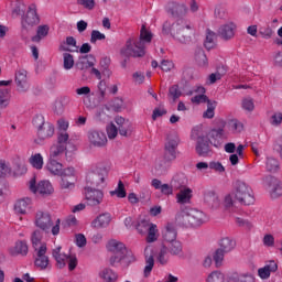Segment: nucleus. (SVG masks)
<instances>
[{"instance_id": "60", "label": "nucleus", "mask_w": 282, "mask_h": 282, "mask_svg": "<svg viewBox=\"0 0 282 282\" xmlns=\"http://www.w3.org/2000/svg\"><path fill=\"white\" fill-rule=\"evenodd\" d=\"M77 6L84 8V10H94L96 8V0H77Z\"/></svg>"}, {"instance_id": "61", "label": "nucleus", "mask_w": 282, "mask_h": 282, "mask_svg": "<svg viewBox=\"0 0 282 282\" xmlns=\"http://www.w3.org/2000/svg\"><path fill=\"white\" fill-rule=\"evenodd\" d=\"M224 254H226L225 251H223V249H217L214 253V261L216 264V268H219V265H221V263L224 262Z\"/></svg>"}, {"instance_id": "3", "label": "nucleus", "mask_w": 282, "mask_h": 282, "mask_svg": "<svg viewBox=\"0 0 282 282\" xmlns=\"http://www.w3.org/2000/svg\"><path fill=\"white\" fill-rule=\"evenodd\" d=\"M108 252H112V257L110 258L111 265H118L123 259H127L129 263H133L135 261V256L131 251H127V247L121 241L112 239L107 243Z\"/></svg>"}, {"instance_id": "40", "label": "nucleus", "mask_w": 282, "mask_h": 282, "mask_svg": "<svg viewBox=\"0 0 282 282\" xmlns=\"http://www.w3.org/2000/svg\"><path fill=\"white\" fill-rule=\"evenodd\" d=\"M94 65H96V57H94V55L82 57L77 63L78 69H89V67H94Z\"/></svg>"}, {"instance_id": "17", "label": "nucleus", "mask_w": 282, "mask_h": 282, "mask_svg": "<svg viewBox=\"0 0 282 282\" xmlns=\"http://www.w3.org/2000/svg\"><path fill=\"white\" fill-rule=\"evenodd\" d=\"M88 141L91 147L102 149V147H107V134L101 130H90L88 132Z\"/></svg>"}, {"instance_id": "26", "label": "nucleus", "mask_w": 282, "mask_h": 282, "mask_svg": "<svg viewBox=\"0 0 282 282\" xmlns=\"http://www.w3.org/2000/svg\"><path fill=\"white\" fill-rule=\"evenodd\" d=\"M235 30H237V24L234 22H227L219 26L218 36L224 41H230V39L235 37Z\"/></svg>"}, {"instance_id": "64", "label": "nucleus", "mask_w": 282, "mask_h": 282, "mask_svg": "<svg viewBox=\"0 0 282 282\" xmlns=\"http://www.w3.org/2000/svg\"><path fill=\"white\" fill-rule=\"evenodd\" d=\"M281 122H282V112H274V113L271 116L270 123H271L273 127H279V124H281Z\"/></svg>"}, {"instance_id": "6", "label": "nucleus", "mask_w": 282, "mask_h": 282, "mask_svg": "<svg viewBox=\"0 0 282 282\" xmlns=\"http://www.w3.org/2000/svg\"><path fill=\"white\" fill-rule=\"evenodd\" d=\"M192 140L196 142V153L199 158H210L213 149H210V140L198 128H194L191 134Z\"/></svg>"}, {"instance_id": "37", "label": "nucleus", "mask_w": 282, "mask_h": 282, "mask_svg": "<svg viewBox=\"0 0 282 282\" xmlns=\"http://www.w3.org/2000/svg\"><path fill=\"white\" fill-rule=\"evenodd\" d=\"M195 61L198 67H203L204 69L208 68V57L204 52V48H197L195 51Z\"/></svg>"}, {"instance_id": "5", "label": "nucleus", "mask_w": 282, "mask_h": 282, "mask_svg": "<svg viewBox=\"0 0 282 282\" xmlns=\"http://www.w3.org/2000/svg\"><path fill=\"white\" fill-rule=\"evenodd\" d=\"M35 226L44 232H52L56 236L61 232V218H57L54 226L52 223V216L47 212L39 210L35 214Z\"/></svg>"}, {"instance_id": "13", "label": "nucleus", "mask_w": 282, "mask_h": 282, "mask_svg": "<svg viewBox=\"0 0 282 282\" xmlns=\"http://www.w3.org/2000/svg\"><path fill=\"white\" fill-rule=\"evenodd\" d=\"M84 193L87 204L93 207L100 206V204H102V199H105V193L100 189L85 187Z\"/></svg>"}, {"instance_id": "19", "label": "nucleus", "mask_w": 282, "mask_h": 282, "mask_svg": "<svg viewBox=\"0 0 282 282\" xmlns=\"http://www.w3.org/2000/svg\"><path fill=\"white\" fill-rule=\"evenodd\" d=\"M15 84L20 94H25L30 89V82L28 80V70L20 68L15 72Z\"/></svg>"}, {"instance_id": "41", "label": "nucleus", "mask_w": 282, "mask_h": 282, "mask_svg": "<svg viewBox=\"0 0 282 282\" xmlns=\"http://www.w3.org/2000/svg\"><path fill=\"white\" fill-rule=\"evenodd\" d=\"M147 238L145 241L148 243H155L158 239L160 238V230L158 229V225L153 224L150 226L149 230L147 231Z\"/></svg>"}, {"instance_id": "23", "label": "nucleus", "mask_w": 282, "mask_h": 282, "mask_svg": "<svg viewBox=\"0 0 282 282\" xmlns=\"http://www.w3.org/2000/svg\"><path fill=\"white\" fill-rule=\"evenodd\" d=\"M189 217L192 228H197L199 226H203V224H206V221H208V216L206 215V213L192 207H189Z\"/></svg>"}, {"instance_id": "47", "label": "nucleus", "mask_w": 282, "mask_h": 282, "mask_svg": "<svg viewBox=\"0 0 282 282\" xmlns=\"http://www.w3.org/2000/svg\"><path fill=\"white\" fill-rule=\"evenodd\" d=\"M156 260L161 265H166L169 263V248L163 246L156 256Z\"/></svg>"}, {"instance_id": "15", "label": "nucleus", "mask_w": 282, "mask_h": 282, "mask_svg": "<svg viewBox=\"0 0 282 282\" xmlns=\"http://www.w3.org/2000/svg\"><path fill=\"white\" fill-rule=\"evenodd\" d=\"M180 144V138L175 135L167 137L165 142V160L173 162L177 158V147Z\"/></svg>"}, {"instance_id": "48", "label": "nucleus", "mask_w": 282, "mask_h": 282, "mask_svg": "<svg viewBox=\"0 0 282 282\" xmlns=\"http://www.w3.org/2000/svg\"><path fill=\"white\" fill-rule=\"evenodd\" d=\"M215 109H217V101H207V109L203 113V118H207L208 120L215 118Z\"/></svg>"}, {"instance_id": "4", "label": "nucleus", "mask_w": 282, "mask_h": 282, "mask_svg": "<svg viewBox=\"0 0 282 282\" xmlns=\"http://www.w3.org/2000/svg\"><path fill=\"white\" fill-rule=\"evenodd\" d=\"M234 198L235 202L242 206H252L254 204V192L252 187L243 181H237L234 185Z\"/></svg>"}, {"instance_id": "33", "label": "nucleus", "mask_w": 282, "mask_h": 282, "mask_svg": "<svg viewBox=\"0 0 282 282\" xmlns=\"http://www.w3.org/2000/svg\"><path fill=\"white\" fill-rule=\"evenodd\" d=\"M50 35L48 24H40L36 28L35 35L31 37L33 43H41L44 39H47Z\"/></svg>"}, {"instance_id": "21", "label": "nucleus", "mask_w": 282, "mask_h": 282, "mask_svg": "<svg viewBox=\"0 0 282 282\" xmlns=\"http://www.w3.org/2000/svg\"><path fill=\"white\" fill-rule=\"evenodd\" d=\"M166 10L172 17H185V14H188V7L184 2L170 1L166 4Z\"/></svg>"}, {"instance_id": "10", "label": "nucleus", "mask_w": 282, "mask_h": 282, "mask_svg": "<svg viewBox=\"0 0 282 282\" xmlns=\"http://www.w3.org/2000/svg\"><path fill=\"white\" fill-rule=\"evenodd\" d=\"M69 140V133L67 132H58L57 134V143L53 144L50 149V158L51 160H61L65 152L67 151V142Z\"/></svg>"}, {"instance_id": "35", "label": "nucleus", "mask_w": 282, "mask_h": 282, "mask_svg": "<svg viewBox=\"0 0 282 282\" xmlns=\"http://www.w3.org/2000/svg\"><path fill=\"white\" fill-rule=\"evenodd\" d=\"M171 166V163L169 160H156L154 167L152 169V173L154 175H166L169 169Z\"/></svg>"}, {"instance_id": "12", "label": "nucleus", "mask_w": 282, "mask_h": 282, "mask_svg": "<svg viewBox=\"0 0 282 282\" xmlns=\"http://www.w3.org/2000/svg\"><path fill=\"white\" fill-rule=\"evenodd\" d=\"M61 177V188L72 189L76 186V182L78 181V174L76 173V169L74 166H68L66 169H62V173L58 175Z\"/></svg>"}, {"instance_id": "45", "label": "nucleus", "mask_w": 282, "mask_h": 282, "mask_svg": "<svg viewBox=\"0 0 282 282\" xmlns=\"http://www.w3.org/2000/svg\"><path fill=\"white\" fill-rule=\"evenodd\" d=\"M109 65H111V58L109 57H104L99 62L101 74L106 76V78H110L112 74L111 68H109Z\"/></svg>"}, {"instance_id": "32", "label": "nucleus", "mask_w": 282, "mask_h": 282, "mask_svg": "<svg viewBox=\"0 0 282 282\" xmlns=\"http://www.w3.org/2000/svg\"><path fill=\"white\" fill-rule=\"evenodd\" d=\"M163 239L167 243H172L173 241H177V230L175 229V225L172 223H167L164 229L162 230Z\"/></svg>"}, {"instance_id": "57", "label": "nucleus", "mask_w": 282, "mask_h": 282, "mask_svg": "<svg viewBox=\"0 0 282 282\" xmlns=\"http://www.w3.org/2000/svg\"><path fill=\"white\" fill-rule=\"evenodd\" d=\"M209 169L210 171H215V173H226V167L219 161L209 162Z\"/></svg>"}, {"instance_id": "24", "label": "nucleus", "mask_w": 282, "mask_h": 282, "mask_svg": "<svg viewBox=\"0 0 282 282\" xmlns=\"http://www.w3.org/2000/svg\"><path fill=\"white\" fill-rule=\"evenodd\" d=\"M144 257H145V267L143 270V276L149 278L151 276V272H153V268L155 265V259L153 258V247L147 246L144 249Z\"/></svg>"}, {"instance_id": "1", "label": "nucleus", "mask_w": 282, "mask_h": 282, "mask_svg": "<svg viewBox=\"0 0 282 282\" xmlns=\"http://www.w3.org/2000/svg\"><path fill=\"white\" fill-rule=\"evenodd\" d=\"M153 34L147 30V26L141 28L140 39L130 37L127 40L124 46L120 50V55L126 58H142L147 54V45L151 43Z\"/></svg>"}, {"instance_id": "20", "label": "nucleus", "mask_w": 282, "mask_h": 282, "mask_svg": "<svg viewBox=\"0 0 282 282\" xmlns=\"http://www.w3.org/2000/svg\"><path fill=\"white\" fill-rule=\"evenodd\" d=\"M36 258H35V268H39L40 270H46L47 265H50V258L46 254L47 252V246L41 245L39 247V250H35Z\"/></svg>"}, {"instance_id": "50", "label": "nucleus", "mask_w": 282, "mask_h": 282, "mask_svg": "<svg viewBox=\"0 0 282 282\" xmlns=\"http://www.w3.org/2000/svg\"><path fill=\"white\" fill-rule=\"evenodd\" d=\"M241 108L243 111L252 113V111H254V100L250 97H245L241 101Z\"/></svg>"}, {"instance_id": "54", "label": "nucleus", "mask_w": 282, "mask_h": 282, "mask_svg": "<svg viewBox=\"0 0 282 282\" xmlns=\"http://www.w3.org/2000/svg\"><path fill=\"white\" fill-rule=\"evenodd\" d=\"M229 129H231L234 133H241V131H243V122L237 119H231L229 121Z\"/></svg>"}, {"instance_id": "43", "label": "nucleus", "mask_w": 282, "mask_h": 282, "mask_svg": "<svg viewBox=\"0 0 282 282\" xmlns=\"http://www.w3.org/2000/svg\"><path fill=\"white\" fill-rule=\"evenodd\" d=\"M110 196L118 197V199H124V197H127V188L122 181H119L117 187L113 191H110Z\"/></svg>"}, {"instance_id": "27", "label": "nucleus", "mask_w": 282, "mask_h": 282, "mask_svg": "<svg viewBox=\"0 0 282 282\" xmlns=\"http://www.w3.org/2000/svg\"><path fill=\"white\" fill-rule=\"evenodd\" d=\"M279 270V264L274 260H271L264 264V267L258 269V276L265 281L270 279V275Z\"/></svg>"}, {"instance_id": "58", "label": "nucleus", "mask_w": 282, "mask_h": 282, "mask_svg": "<svg viewBox=\"0 0 282 282\" xmlns=\"http://www.w3.org/2000/svg\"><path fill=\"white\" fill-rule=\"evenodd\" d=\"M105 39H107V35L98 30H93L90 33V43H98V41H105Z\"/></svg>"}, {"instance_id": "59", "label": "nucleus", "mask_w": 282, "mask_h": 282, "mask_svg": "<svg viewBox=\"0 0 282 282\" xmlns=\"http://www.w3.org/2000/svg\"><path fill=\"white\" fill-rule=\"evenodd\" d=\"M169 96L170 98H172V100H177L178 98H181L182 96V90L180 89L178 85H173L172 87H170L169 89Z\"/></svg>"}, {"instance_id": "39", "label": "nucleus", "mask_w": 282, "mask_h": 282, "mask_svg": "<svg viewBox=\"0 0 282 282\" xmlns=\"http://www.w3.org/2000/svg\"><path fill=\"white\" fill-rule=\"evenodd\" d=\"M219 246H220V250L228 253L235 250L237 242H235V240L230 237H224L223 239H220Z\"/></svg>"}, {"instance_id": "30", "label": "nucleus", "mask_w": 282, "mask_h": 282, "mask_svg": "<svg viewBox=\"0 0 282 282\" xmlns=\"http://www.w3.org/2000/svg\"><path fill=\"white\" fill-rule=\"evenodd\" d=\"M14 210L18 215H28L32 210V198L24 197L18 199L14 204Z\"/></svg>"}, {"instance_id": "29", "label": "nucleus", "mask_w": 282, "mask_h": 282, "mask_svg": "<svg viewBox=\"0 0 282 282\" xmlns=\"http://www.w3.org/2000/svg\"><path fill=\"white\" fill-rule=\"evenodd\" d=\"M264 184L270 188L271 197H281L282 186L279 184V181L274 176H267Z\"/></svg>"}, {"instance_id": "28", "label": "nucleus", "mask_w": 282, "mask_h": 282, "mask_svg": "<svg viewBox=\"0 0 282 282\" xmlns=\"http://www.w3.org/2000/svg\"><path fill=\"white\" fill-rule=\"evenodd\" d=\"M193 202V188L191 187H182L176 194V204L180 206H186V204H191Z\"/></svg>"}, {"instance_id": "46", "label": "nucleus", "mask_w": 282, "mask_h": 282, "mask_svg": "<svg viewBox=\"0 0 282 282\" xmlns=\"http://www.w3.org/2000/svg\"><path fill=\"white\" fill-rule=\"evenodd\" d=\"M206 282H226V274L221 271H213L207 275Z\"/></svg>"}, {"instance_id": "11", "label": "nucleus", "mask_w": 282, "mask_h": 282, "mask_svg": "<svg viewBox=\"0 0 282 282\" xmlns=\"http://www.w3.org/2000/svg\"><path fill=\"white\" fill-rule=\"evenodd\" d=\"M62 247H56L53 249V258L57 263V268L63 269L68 263V270L72 272L76 270V265H78V259L76 256H69L61 252Z\"/></svg>"}, {"instance_id": "9", "label": "nucleus", "mask_w": 282, "mask_h": 282, "mask_svg": "<svg viewBox=\"0 0 282 282\" xmlns=\"http://www.w3.org/2000/svg\"><path fill=\"white\" fill-rule=\"evenodd\" d=\"M33 126L36 129L39 140H48L54 135V124L45 122L43 115H36L33 118Z\"/></svg>"}, {"instance_id": "8", "label": "nucleus", "mask_w": 282, "mask_h": 282, "mask_svg": "<svg viewBox=\"0 0 282 282\" xmlns=\"http://www.w3.org/2000/svg\"><path fill=\"white\" fill-rule=\"evenodd\" d=\"M40 23L41 15H39V8L35 3H31L26 9V13L21 18L22 32H31Z\"/></svg>"}, {"instance_id": "2", "label": "nucleus", "mask_w": 282, "mask_h": 282, "mask_svg": "<svg viewBox=\"0 0 282 282\" xmlns=\"http://www.w3.org/2000/svg\"><path fill=\"white\" fill-rule=\"evenodd\" d=\"M163 34H171L178 43H191L193 26L186 19H178L173 24L166 21L163 23Z\"/></svg>"}, {"instance_id": "16", "label": "nucleus", "mask_w": 282, "mask_h": 282, "mask_svg": "<svg viewBox=\"0 0 282 282\" xmlns=\"http://www.w3.org/2000/svg\"><path fill=\"white\" fill-rule=\"evenodd\" d=\"M176 226L181 228H193L191 223V207H181L175 216Z\"/></svg>"}, {"instance_id": "63", "label": "nucleus", "mask_w": 282, "mask_h": 282, "mask_svg": "<svg viewBox=\"0 0 282 282\" xmlns=\"http://www.w3.org/2000/svg\"><path fill=\"white\" fill-rule=\"evenodd\" d=\"M262 243L265 248H274V236L272 234H265L262 238Z\"/></svg>"}, {"instance_id": "42", "label": "nucleus", "mask_w": 282, "mask_h": 282, "mask_svg": "<svg viewBox=\"0 0 282 282\" xmlns=\"http://www.w3.org/2000/svg\"><path fill=\"white\" fill-rule=\"evenodd\" d=\"M230 282H254V275L252 273H234L229 278Z\"/></svg>"}, {"instance_id": "22", "label": "nucleus", "mask_w": 282, "mask_h": 282, "mask_svg": "<svg viewBox=\"0 0 282 282\" xmlns=\"http://www.w3.org/2000/svg\"><path fill=\"white\" fill-rule=\"evenodd\" d=\"M111 214L109 213H102L99 214L91 223V228H95V230H105V228H109L111 225Z\"/></svg>"}, {"instance_id": "52", "label": "nucleus", "mask_w": 282, "mask_h": 282, "mask_svg": "<svg viewBox=\"0 0 282 282\" xmlns=\"http://www.w3.org/2000/svg\"><path fill=\"white\" fill-rule=\"evenodd\" d=\"M12 173V167L10 166V162L6 160H0V177H8Z\"/></svg>"}, {"instance_id": "7", "label": "nucleus", "mask_w": 282, "mask_h": 282, "mask_svg": "<svg viewBox=\"0 0 282 282\" xmlns=\"http://www.w3.org/2000/svg\"><path fill=\"white\" fill-rule=\"evenodd\" d=\"M109 172L100 165H93L86 173V187L105 186Z\"/></svg>"}, {"instance_id": "51", "label": "nucleus", "mask_w": 282, "mask_h": 282, "mask_svg": "<svg viewBox=\"0 0 282 282\" xmlns=\"http://www.w3.org/2000/svg\"><path fill=\"white\" fill-rule=\"evenodd\" d=\"M265 166L270 173H276L279 171V161L272 156H268Z\"/></svg>"}, {"instance_id": "14", "label": "nucleus", "mask_w": 282, "mask_h": 282, "mask_svg": "<svg viewBox=\"0 0 282 282\" xmlns=\"http://www.w3.org/2000/svg\"><path fill=\"white\" fill-rule=\"evenodd\" d=\"M30 191L36 195L39 193L40 195H52L54 193V186H52V183L50 181H41L36 185V178H32L29 183Z\"/></svg>"}, {"instance_id": "49", "label": "nucleus", "mask_w": 282, "mask_h": 282, "mask_svg": "<svg viewBox=\"0 0 282 282\" xmlns=\"http://www.w3.org/2000/svg\"><path fill=\"white\" fill-rule=\"evenodd\" d=\"M100 276L106 282H113L118 280V274L111 269H104L100 273Z\"/></svg>"}, {"instance_id": "25", "label": "nucleus", "mask_w": 282, "mask_h": 282, "mask_svg": "<svg viewBox=\"0 0 282 282\" xmlns=\"http://www.w3.org/2000/svg\"><path fill=\"white\" fill-rule=\"evenodd\" d=\"M209 142L213 147L216 149H219L220 144H224V141L226 140V132L224 131V128L218 129H212L208 133Z\"/></svg>"}, {"instance_id": "55", "label": "nucleus", "mask_w": 282, "mask_h": 282, "mask_svg": "<svg viewBox=\"0 0 282 282\" xmlns=\"http://www.w3.org/2000/svg\"><path fill=\"white\" fill-rule=\"evenodd\" d=\"M170 252L171 254H174L176 257H181L182 254V242L174 240L172 242H170Z\"/></svg>"}, {"instance_id": "62", "label": "nucleus", "mask_w": 282, "mask_h": 282, "mask_svg": "<svg viewBox=\"0 0 282 282\" xmlns=\"http://www.w3.org/2000/svg\"><path fill=\"white\" fill-rule=\"evenodd\" d=\"M109 140H113L118 135V128L113 123H109L106 128Z\"/></svg>"}, {"instance_id": "36", "label": "nucleus", "mask_w": 282, "mask_h": 282, "mask_svg": "<svg viewBox=\"0 0 282 282\" xmlns=\"http://www.w3.org/2000/svg\"><path fill=\"white\" fill-rule=\"evenodd\" d=\"M45 169L51 175L59 176L63 171V163L58 162L56 159H48Z\"/></svg>"}, {"instance_id": "31", "label": "nucleus", "mask_w": 282, "mask_h": 282, "mask_svg": "<svg viewBox=\"0 0 282 282\" xmlns=\"http://www.w3.org/2000/svg\"><path fill=\"white\" fill-rule=\"evenodd\" d=\"M28 252V242L24 240H18L13 247L9 248V254L11 257H26Z\"/></svg>"}, {"instance_id": "38", "label": "nucleus", "mask_w": 282, "mask_h": 282, "mask_svg": "<svg viewBox=\"0 0 282 282\" xmlns=\"http://www.w3.org/2000/svg\"><path fill=\"white\" fill-rule=\"evenodd\" d=\"M204 45L206 50H214L217 45V33L207 29Z\"/></svg>"}, {"instance_id": "44", "label": "nucleus", "mask_w": 282, "mask_h": 282, "mask_svg": "<svg viewBox=\"0 0 282 282\" xmlns=\"http://www.w3.org/2000/svg\"><path fill=\"white\" fill-rule=\"evenodd\" d=\"M151 225L153 224L147 219H139L135 223L134 228L139 235H147L148 230L151 228Z\"/></svg>"}, {"instance_id": "53", "label": "nucleus", "mask_w": 282, "mask_h": 282, "mask_svg": "<svg viewBox=\"0 0 282 282\" xmlns=\"http://www.w3.org/2000/svg\"><path fill=\"white\" fill-rule=\"evenodd\" d=\"M64 69L69 70L74 67V55L72 53H63Z\"/></svg>"}, {"instance_id": "18", "label": "nucleus", "mask_w": 282, "mask_h": 282, "mask_svg": "<svg viewBox=\"0 0 282 282\" xmlns=\"http://www.w3.org/2000/svg\"><path fill=\"white\" fill-rule=\"evenodd\" d=\"M10 85H12V79L0 80V109H7L10 106Z\"/></svg>"}, {"instance_id": "34", "label": "nucleus", "mask_w": 282, "mask_h": 282, "mask_svg": "<svg viewBox=\"0 0 282 282\" xmlns=\"http://www.w3.org/2000/svg\"><path fill=\"white\" fill-rule=\"evenodd\" d=\"M29 164L35 171H43V166H45V159L43 158V154H41L39 152L33 153L29 158Z\"/></svg>"}, {"instance_id": "56", "label": "nucleus", "mask_w": 282, "mask_h": 282, "mask_svg": "<svg viewBox=\"0 0 282 282\" xmlns=\"http://www.w3.org/2000/svg\"><path fill=\"white\" fill-rule=\"evenodd\" d=\"M31 241L33 243L34 250H39L41 246H45V243H41V231L35 230L31 236Z\"/></svg>"}]
</instances>
